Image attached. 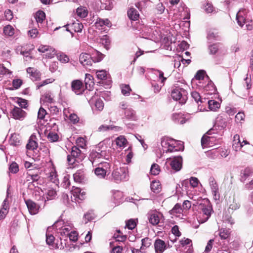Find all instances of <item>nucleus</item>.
Returning a JSON list of instances; mask_svg holds the SVG:
<instances>
[{"mask_svg": "<svg viewBox=\"0 0 253 253\" xmlns=\"http://www.w3.org/2000/svg\"><path fill=\"white\" fill-rule=\"evenodd\" d=\"M109 140H104L98 143L89 155V159L92 164L97 166L94 169L95 175L99 178H105L111 171V164L102 162L101 159L109 160L111 158L110 151L108 146Z\"/></svg>", "mask_w": 253, "mask_h": 253, "instance_id": "f257e3e1", "label": "nucleus"}, {"mask_svg": "<svg viewBox=\"0 0 253 253\" xmlns=\"http://www.w3.org/2000/svg\"><path fill=\"white\" fill-rule=\"evenodd\" d=\"M199 209L201 210V211L198 217V221L201 223H205L211 215L212 211V207L209 202H207L206 203L200 204L199 205Z\"/></svg>", "mask_w": 253, "mask_h": 253, "instance_id": "f03ea898", "label": "nucleus"}, {"mask_svg": "<svg viewBox=\"0 0 253 253\" xmlns=\"http://www.w3.org/2000/svg\"><path fill=\"white\" fill-rule=\"evenodd\" d=\"M53 227L56 230H59L61 236L67 238V236L72 231L73 224L71 223H64L63 221H57L54 223Z\"/></svg>", "mask_w": 253, "mask_h": 253, "instance_id": "7ed1b4c3", "label": "nucleus"}, {"mask_svg": "<svg viewBox=\"0 0 253 253\" xmlns=\"http://www.w3.org/2000/svg\"><path fill=\"white\" fill-rule=\"evenodd\" d=\"M112 175L116 182L126 180L128 178V170L126 167L117 168L112 172Z\"/></svg>", "mask_w": 253, "mask_h": 253, "instance_id": "20e7f679", "label": "nucleus"}, {"mask_svg": "<svg viewBox=\"0 0 253 253\" xmlns=\"http://www.w3.org/2000/svg\"><path fill=\"white\" fill-rule=\"evenodd\" d=\"M171 97L175 100H179L180 103L183 104L186 100V91L183 88L176 87L173 89L171 93Z\"/></svg>", "mask_w": 253, "mask_h": 253, "instance_id": "39448f33", "label": "nucleus"}, {"mask_svg": "<svg viewBox=\"0 0 253 253\" xmlns=\"http://www.w3.org/2000/svg\"><path fill=\"white\" fill-rule=\"evenodd\" d=\"M81 155V151L77 146H73L72 148L71 154L68 155L67 161L69 165H73L76 162L81 160L80 158Z\"/></svg>", "mask_w": 253, "mask_h": 253, "instance_id": "423d86ee", "label": "nucleus"}, {"mask_svg": "<svg viewBox=\"0 0 253 253\" xmlns=\"http://www.w3.org/2000/svg\"><path fill=\"white\" fill-rule=\"evenodd\" d=\"M167 163H169L171 168L174 171H179L182 165V159L181 156L167 159Z\"/></svg>", "mask_w": 253, "mask_h": 253, "instance_id": "0eeeda50", "label": "nucleus"}, {"mask_svg": "<svg viewBox=\"0 0 253 253\" xmlns=\"http://www.w3.org/2000/svg\"><path fill=\"white\" fill-rule=\"evenodd\" d=\"M79 62L82 66L85 68L91 66L93 63L95 62L90 54L84 52L80 54Z\"/></svg>", "mask_w": 253, "mask_h": 253, "instance_id": "6e6552de", "label": "nucleus"}, {"mask_svg": "<svg viewBox=\"0 0 253 253\" xmlns=\"http://www.w3.org/2000/svg\"><path fill=\"white\" fill-rule=\"evenodd\" d=\"M208 80V77H205V73L203 71H199L191 81L192 85L196 84L198 87L204 86V81Z\"/></svg>", "mask_w": 253, "mask_h": 253, "instance_id": "1a4fd4ad", "label": "nucleus"}, {"mask_svg": "<svg viewBox=\"0 0 253 253\" xmlns=\"http://www.w3.org/2000/svg\"><path fill=\"white\" fill-rule=\"evenodd\" d=\"M163 216L161 213L157 211H152L148 214L149 221L153 225H158Z\"/></svg>", "mask_w": 253, "mask_h": 253, "instance_id": "9d476101", "label": "nucleus"}, {"mask_svg": "<svg viewBox=\"0 0 253 253\" xmlns=\"http://www.w3.org/2000/svg\"><path fill=\"white\" fill-rule=\"evenodd\" d=\"M209 183L211 190L213 198L215 200L219 199V192L218 184L213 177H210L209 179Z\"/></svg>", "mask_w": 253, "mask_h": 253, "instance_id": "9b49d317", "label": "nucleus"}, {"mask_svg": "<svg viewBox=\"0 0 253 253\" xmlns=\"http://www.w3.org/2000/svg\"><path fill=\"white\" fill-rule=\"evenodd\" d=\"M71 88L72 90L77 95L82 94L84 90L83 84L79 80H75L72 82Z\"/></svg>", "mask_w": 253, "mask_h": 253, "instance_id": "f8f14e48", "label": "nucleus"}, {"mask_svg": "<svg viewBox=\"0 0 253 253\" xmlns=\"http://www.w3.org/2000/svg\"><path fill=\"white\" fill-rule=\"evenodd\" d=\"M247 14L246 9H240L236 14V20L239 26L243 27L247 23Z\"/></svg>", "mask_w": 253, "mask_h": 253, "instance_id": "ddd939ff", "label": "nucleus"}, {"mask_svg": "<svg viewBox=\"0 0 253 253\" xmlns=\"http://www.w3.org/2000/svg\"><path fill=\"white\" fill-rule=\"evenodd\" d=\"M13 118L23 120L26 116V113L18 107H14L11 112Z\"/></svg>", "mask_w": 253, "mask_h": 253, "instance_id": "4468645a", "label": "nucleus"}, {"mask_svg": "<svg viewBox=\"0 0 253 253\" xmlns=\"http://www.w3.org/2000/svg\"><path fill=\"white\" fill-rule=\"evenodd\" d=\"M25 203L31 214H36L38 213L40 209V206L31 200L25 201Z\"/></svg>", "mask_w": 253, "mask_h": 253, "instance_id": "2eb2a0df", "label": "nucleus"}, {"mask_svg": "<svg viewBox=\"0 0 253 253\" xmlns=\"http://www.w3.org/2000/svg\"><path fill=\"white\" fill-rule=\"evenodd\" d=\"M38 51L42 53L47 52L46 56L50 58L53 57L55 54V49L49 45H41L39 46Z\"/></svg>", "mask_w": 253, "mask_h": 253, "instance_id": "dca6fc26", "label": "nucleus"}, {"mask_svg": "<svg viewBox=\"0 0 253 253\" xmlns=\"http://www.w3.org/2000/svg\"><path fill=\"white\" fill-rule=\"evenodd\" d=\"M253 176V169L247 168L241 172V180L244 182L247 180H250Z\"/></svg>", "mask_w": 253, "mask_h": 253, "instance_id": "f3484780", "label": "nucleus"}, {"mask_svg": "<svg viewBox=\"0 0 253 253\" xmlns=\"http://www.w3.org/2000/svg\"><path fill=\"white\" fill-rule=\"evenodd\" d=\"M154 247L156 253H162L166 249V243L161 239L156 240Z\"/></svg>", "mask_w": 253, "mask_h": 253, "instance_id": "a211bd4d", "label": "nucleus"}, {"mask_svg": "<svg viewBox=\"0 0 253 253\" xmlns=\"http://www.w3.org/2000/svg\"><path fill=\"white\" fill-rule=\"evenodd\" d=\"M36 136L32 134L28 140V142L26 145V148L29 150H34L38 147V143L37 142Z\"/></svg>", "mask_w": 253, "mask_h": 253, "instance_id": "6ab92c4d", "label": "nucleus"}, {"mask_svg": "<svg viewBox=\"0 0 253 253\" xmlns=\"http://www.w3.org/2000/svg\"><path fill=\"white\" fill-rule=\"evenodd\" d=\"M9 209V203L7 198L4 199L2 203V208L0 210V220L3 219L8 212Z\"/></svg>", "mask_w": 253, "mask_h": 253, "instance_id": "aec40b11", "label": "nucleus"}, {"mask_svg": "<svg viewBox=\"0 0 253 253\" xmlns=\"http://www.w3.org/2000/svg\"><path fill=\"white\" fill-rule=\"evenodd\" d=\"M243 146V144H242V143H241L240 141V136L237 134H235L233 137L232 145L233 149L235 151H238L240 150Z\"/></svg>", "mask_w": 253, "mask_h": 253, "instance_id": "412c9836", "label": "nucleus"}, {"mask_svg": "<svg viewBox=\"0 0 253 253\" xmlns=\"http://www.w3.org/2000/svg\"><path fill=\"white\" fill-rule=\"evenodd\" d=\"M176 143L177 142L175 140V142H172V144L169 145L167 149L164 150V151L167 153L169 152H172L177 151H183L184 149L183 144L179 143L178 146H177L175 145Z\"/></svg>", "mask_w": 253, "mask_h": 253, "instance_id": "4be33fe9", "label": "nucleus"}, {"mask_svg": "<svg viewBox=\"0 0 253 253\" xmlns=\"http://www.w3.org/2000/svg\"><path fill=\"white\" fill-rule=\"evenodd\" d=\"M215 125L221 128H224L227 126V118L222 115L218 116L215 122Z\"/></svg>", "mask_w": 253, "mask_h": 253, "instance_id": "5701e85b", "label": "nucleus"}, {"mask_svg": "<svg viewBox=\"0 0 253 253\" xmlns=\"http://www.w3.org/2000/svg\"><path fill=\"white\" fill-rule=\"evenodd\" d=\"M27 72L33 81L37 80L40 77V72L35 68L29 67L27 69Z\"/></svg>", "mask_w": 253, "mask_h": 253, "instance_id": "b1692460", "label": "nucleus"}, {"mask_svg": "<svg viewBox=\"0 0 253 253\" xmlns=\"http://www.w3.org/2000/svg\"><path fill=\"white\" fill-rule=\"evenodd\" d=\"M208 83L206 84L204 83V86H199L198 87L200 89H204L206 91H209L208 93H212L215 91V87L213 84L211 82L209 81V80H207Z\"/></svg>", "mask_w": 253, "mask_h": 253, "instance_id": "393cba45", "label": "nucleus"}, {"mask_svg": "<svg viewBox=\"0 0 253 253\" xmlns=\"http://www.w3.org/2000/svg\"><path fill=\"white\" fill-rule=\"evenodd\" d=\"M72 194L75 197V200H76V199L82 200L84 198L85 193L79 188L76 187L73 189Z\"/></svg>", "mask_w": 253, "mask_h": 253, "instance_id": "a878e982", "label": "nucleus"}, {"mask_svg": "<svg viewBox=\"0 0 253 253\" xmlns=\"http://www.w3.org/2000/svg\"><path fill=\"white\" fill-rule=\"evenodd\" d=\"M48 177L49 180L52 183L57 185L58 183V175L56 170L54 168H51L49 173L48 174Z\"/></svg>", "mask_w": 253, "mask_h": 253, "instance_id": "bb28decb", "label": "nucleus"}, {"mask_svg": "<svg viewBox=\"0 0 253 253\" xmlns=\"http://www.w3.org/2000/svg\"><path fill=\"white\" fill-rule=\"evenodd\" d=\"M74 180L79 183H82L84 181L85 176L84 172L83 169L78 170L73 175Z\"/></svg>", "mask_w": 253, "mask_h": 253, "instance_id": "cd10ccee", "label": "nucleus"}, {"mask_svg": "<svg viewBox=\"0 0 253 253\" xmlns=\"http://www.w3.org/2000/svg\"><path fill=\"white\" fill-rule=\"evenodd\" d=\"M93 78L92 75L89 74H85L84 83L86 88L90 90L94 86Z\"/></svg>", "mask_w": 253, "mask_h": 253, "instance_id": "c85d7f7f", "label": "nucleus"}, {"mask_svg": "<svg viewBox=\"0 0 253 253\" xmlns=\"http://www.w3.org/2000/svg\"><path fill=\"white\" fill-rule=\"evenodd\" d=\"M45 17V14L42 11L39 10L36 12L35 18L38 25V27L42 26V23Z\"/></svg>", "mask_w": 253, "mask_h": 253, "instance_id": "c756f323", "label": "nucleus"}, {"mask_svg": "<svg viewBox=\"0 0 253 253\" xmlns=\"http://www.w3.org/2000/svg\"><path fill=\"white\" fill-rule=\"evenodd\" d=\"M172 142H175V140L166 136L161 138V145L164 152H165L164 150L167 149L169 145L172 144Z\"/></svg>", "mask_w": 253, "mask_h": 253, "instance_id": "7c9ffc66", "label": "nucleus"}, {"mask_svg": "<svg viewBox=\"0 0 253 253\" xmlns=\"http://www.w3.org/2000/svg\"><path fill=\"white\" fill-rule=\"evenodd\" d=\"M127 15L130 19L134 21L137 20L139 17L138 12L133 7H130L128 9L127 11Z\"/></svg>", "mask_w": 253, "mask_h": 253, "instance_id": "2f4dec72", "label": "nucleus"}, {"mask_svg": "<svg viewBox=\"0 0 253 253\" xmlns=\"http://www.w3.org/2000/svg\"><path fill=\"white\" fill-rule=\"evenodd\" d=\"M95 26L97 28L102 27L104 26H107V27H110L111 26V23L108 19H101L98 18L97 19L95 23Z\"/></svg>", "mask_w": 253, "mask_h": 253, "instance_id": "473e14b6", "label": "nucleus"}, {"mask_svg": "<svg viewBox=\"0 0 253 253\" xmlns=\"http://www.w3.org/2000/svg\"><path fill=\"white\" fill-rule=\"evenodd\" d=\"M110 129H114L115 131H118L121 130L122 129L120 126H107V125H101L98 127V130L99 131H105Z\"/></svg>", "mask_w": 253, "mask_h": 253, "instance_id": "72a5a7b5", "label": "nucleus"}, {"mask_svg": "<svg viewBox=\"0 0 253 253\" xmlns=\"http://www.w3.org/2000/svg\"><path fill=\"white\" fill-rule=\"evenodd\" d=\"M116 145L120 148H124L126 145L127 140L122 135H120L115 139Z\"/></svg>", "mask_w": 253, "mask_h": 253, "instance_id": "f704fd0d", "label": "nucleus"}, {"mask_svg": "<svg viewBox=\"0 0 253 253\" xmlns=\"http://www.w3.org/2000/svg\"><path fill=\"white\" fill-rule=\"evenodd\" d=\"M123 194L120 191H114L113 192V199L116 204L119 205L122 201Z\"/></svg>", "mask_w": 253, "mask_h": 253, "instance_id": "c9c22d12", "label": "nucleus"}, {"mask_svg": "<svg viewBox=\"0 0 253 253\" xmlns=\"http://www.w3.org/2000/svg\"><path fill=\"white\" fill-rule=\"evenodd\" d=\"M41 102L43 103H52L53 102V98L51 93L48 91L43 94L41 98Z\"/></svg>", "mask_w": 253, "mask_h": 253, "instance_id": "e433bc0d", "label": "nucleus"}, {"mask_svg": "<svg viewBox=\"0 0 253 253\" xmlns=\"http://www.w3.org/2000/svg\"><path fill=\"white\" fill-rule=\"evenodd\" d=\"M56 196V191L53 189H49L47 191V196L46 198L44 197H42V200L44 201V202L46 200H50L54 199Z\"/></svg>", "mask_w": 253, "mask_h": 253, "instance_id": "4c0bfd02", "label": "nucleus"}, {"mask_svg": "<svg viewBox=\"0 0 253 253\" xmlns=\"http://www.w3.org/2000/svg\"><path fill=\"white\" fill-rule=\"evenodd\" d=\"M209 108L211 111H215L219 108L220 105L219 102L214 100H209L208 102Z\"/></svg>", "mask_w": 253, "mask_h": 253, "instance_id": "58836bf2", "label": "nucleus"}, {"mask_svg": "<svg viewBox=\"0 0 253 253\" xmlns=\"http://www.w3.org/2000/svg\"><path fill=\"white\" fill-rule=\"evenodd\" d=\"M68 25L70 26V28L73 29L75 32L77 33L81 32L83 28V25L78 22H73L71 24H68Z\"/></svg>", "mask_w": 253, "mask_h": 253, "instance_id": "ea45409f", "label": "nucleus"}, {"mask_svg": "<svg viewBox=\"0 0 253 253\" xmlns=\"http://www.w3.org/2000/svg\"><path fill=\"white\" fill-rule=\"evenodd\" d=\"M126 117L131 120H136L137 117L136 116L135 112L131 108L127 109L125 111Z\"/></svg>", "mask_w": 253, "mask_h": 253, "instance_id": "a19ab883", "label": "nucleus"}, {"mask_svg": "<svg viewBox=\"0 0 253 253\" xmlns=\"http://www.w3.org/2000/svg\"><path fill=\"white\" fill-rule=\"evenodd\" d=\"M203 8L207 13H211L215 11L212 3L209 1H206L203 4Z\"/></svg>", "mask_w": 253, "mask_h": 253, "instance_id": "79ce46f5", "label": "nucleus"}, {"mask_svg": "<svg viewBox=\"0 0 253 253\" xmlns=\"http://www.w3.org/2000/svg\"><path fill=\"white\" fill-rule=\"evenodd\" d=\"M67 240L66 239H63L62 238H60V243L59 244L58 243H56V244H54L52 246V249H64L65 248H67Z\"/></svg>", "mask_w": 253, "mask_h": 253, "instance_id": "37998d69", "label": "nucleus"}, {"mask_svg": "<svg viewBox=\"0 0 253 253\" xmlns=\"http://www.w3.org/2000/svg\"><path fill=\"white\" fill-rule=\"evenodd\" d=\"M95 215L92 211H89L84 214V220L86 224L88 222L91 221L95 218Z\"/></svg>", "mask_w": 253, "mask_h": 253, "instance_id": "c03bdc74", "label": "nucleus"}, {"mask_svg": "<svg viewBox=\"0 0 253 253\" xmlns=\"http://www.w3.org/2000/svg\"><path fill=\"white\" fill-rule=\"evenodd\" d=\"M14 28L10 25H6L3 28L4 34L9 37H11L14 35Z\"/></svg>", "mask_w": 253, "mask_h": 253, "instance_id": "a18cd8bd", "label": "nucleus"}, {"mask_svg": "<svg viewBox=\"0 0 253 253\" xmlns=\"http://www.w3.org/2000/svg\"><path fill=\"white\" fill-rule=\"evenodd\" d=\"M122 93L125 96H128L131 91L128 84H122L120 85Z\"/></svg>", "mask_w": 253, "mask_h": 253, "instance_id": "49530a36", "label": "nucleus"}, {"mask_svg": "<svg viewBox=\"0 0 253 253\" xmlns=\"http://www.w3.org/2000/svg\"><path fill=\"white\" fill-rule=\"evenodd\" d=\"M151 190L155 193H158L161 190V184L159 181H153L151 184Z\"/></svg>", "mask_w": 253, "mask_h": 253, "instance_id": "de8ad7c7", "label": "nucleus"}, {"mask_svg": "<svg viewBox=\"0 0 253 253\" xmlns=\"http://www.w3.org/2000/svg\"><path fill=\"white\" fill-rule=\"evenodd\" d=\"M100 42L104 46L106 49H109V45L110 43V40L109 36L107 35H103L100 38Z\"/></svg>", "mask_w": 253, "mask_h": 253, "instance_id": "09e8293b", "label": "nucleus"}, {"mask_svg": "<svg viewBox=\"0 0 253 253\" xmlns=\"http://www.w3.org/2000/svg\"><path fill=\"white\" fill-rule=\"evenodd\" d=\"M240 207V205L238 201L235 198H233L232 203L229 205V209L232 211H235L239 209Z\"/></svg>", "mask_w": 253, "mask_h": 253, "instance_id": "8fccbe9b", "label": "nucleus"}, {"mask_svg": "<svg viewBox=\"0 0 253 253\" xmlns=\"http://www.w3.org/2000/svg\"><path fill=\"white\" fill-rule=\"evenodd\" d=\"M229 230L225 228L220 229L218 233V235L221 239H227L229 236Z\"/></svg>", "mask_w": 253, "mask_h": 253, "instance_id": "3c124183", "label": "nucleus"}, {"mask_svg": "<svg viewBox=\"0 0 253 253\" xmlns=\"http://www.w3.org/2000/svg\"><path fill=\"white\" fill-rule=\"evenodd\" d=\"M211 137L205 134L201 139V145L203 148H205L210 145Z\"/></svg>", "mask_w": 253, "mask_h": 253, "instance_id": "603ef678", "label": "nucleus"}, {"mask_svg": "<svg viewBox=\"0 0 253 253\" xmlns=\"http://www.w3.org/2000/svg\"><path fill=\"white\" fill-rule=\"evenodd\" d=\"M151 240L149 238H145L141 240L142 245L141 250H144L145 249L149 247L151 245Z\"/></svg>", "mask_w": 253, "mask_h": 253, "instance_id": "864d4df0", "label": "nucleus"}, {"mask_svg": "<svg viewBox=\"0 0 253 253\" xmlns=\"http://www.w3.org/2000/svg\"><path fill=\"white\" fill-rule=\"evenodd\" d=\"M160 171V166L158 164H153L152 165L150 169V172L152 174L157 175L159 174Z\"/></svg>", "mask_w": 253, "mask_h": 253, "instance_id": "5fc2aeb1", "label": "nucleus"}, {"mask_svg": "<svg viewBox=\"0 0 253 253\" xmlns=\"http://www.w3.org/2000/svg\"><path fill=\"white\" fill-rule=\"evenodd\" d=\"M57 59L62 63H67L70 61L68 56L64 53L57 55Z\"/></svg>", "mask_w": 253, "mask_h": 253, "instance_id": "6e6d98bb", "label": "nucleus"}, {"mask_svg": "<svg viewBox=\"0 0 253 253\" xmlns=\"http://www.w3.org/2000/svg\"><path fill=\"white\" fill-rule=\"evenodd\" d=\"M55 238L52 234H49L48 233L46 234V242L47 244L50 246L51 248L52 249V246L56 243H54Z\"/></svg>", "mask_w": 253, "mask_h": 253, "instance_id": "4d7b16f0", "label": "nucleus"}, {"mask_svg": "<svg viewBox=\"0 0 253 253\" xmlns=\"http://www.w3.org/2000/svg\"><path fill=\"white\" fill-rule=\"evenodd\" d=\"M103 2H101V8L108 10H110L113 8V4L109 0H103Z\"/></svg>", "mask_w": 253, "mask_h": 253, "instance_id": "13d9d810", "label": "nucleus"}, {"mask_svg": "<svg viewBox=\"0 0 253 253\" xmlns=\"http://www.w3.org/2000/svg\"><path fill=\"white\" fill-rule=\"evenodd\" d=\"M96 74L97 79L99 80H104L107 79V74L105 70L96 71Z\"/></svg>", "mask_w": 253, "mask_h": 253, "instance_id": "bf43d9fd", "label": "nucleus"}, {"mask_svg": "<svg viewBox=\"0 0 253 253\" xmlns=\"http://www.w3.org/2000/svg\"><path fill=\"white\" fill-rule=\"evenodd\" d=\"M28 176L27 177V179L28 181L30 180H33L34 181H37L40 178V176L38 174H33L32 173V171L31 170H29L28 172L27 173Z\"/></svg>", "mask_w": 253, "mask_h": 253, "instance_id": "052dcab7", "label": "nucleus"}, {"mask_svg": "<svg viewBox=\"0 0 253 253\" xmlns=\"http://www.w3.org/2000/svg\"><path fill=\"white\" fill-rule=\"evenodd\" d=\"M245 115L243 112H238L235 116V122L237 123H242L245 121Z\"/></svg>", "mask_w": 253, "mask_h": 253, "instance_id": "680f3d73", "label": "nucleus"}, {"mask_svg": "<svg viewBox=\"0 0 253 253\" xmlns=\"http://www.w3.org/2000/svg\"><path fill=\"white\" fill-rule=\"evenodd\" d=\"M47 138L51 142H56L58 140V135L54 132H50L47 135Z\"/></svg>", "mask_w": 253, "mask_h": 253, "instance_id": "e2e57ef3", "label": "nucleus"}, {"mask_svg": "<svg viewBox=\"0 0 253 253\" xmlns=\"http://www.w3.org/2000/svg\"><path fill=\"white\" fill-rule=\"evenodd\" d=\"M77 15L81 18H84L87 15V11L84 8L78 7L76 10Z\"/></svg>", "mask_w": 253, "mask_h": 253, "instance_id": "0e129e2a", "label": "nucleus"}, {"mask_svg": "<svg viewBox=\"0 0 253 253\" xmlns=\"http://www.w3.org/2000/svg\"><path fill=\"white\" fill-rule=\"evenodd\" d=\"M104 102L101 99L98 98L96 100L95 107L97 110L102 111L104 108Z\"/></svg>", "mask_w": 253, "mask_h": 253, "instance_id": "69168bd1", "label": "nucleus"}, {"mask_svg": "<svg viewBox=\"0 0 253 253\" xmlns=\"http://www.w3.org/2000/svg\"><path fill=\"white\" fill-rule=\"evenodd\" d=\"M170 211L172 214L181 213L182 211V209L180 204H176Z\"/></svg>", "mask_w": 253, "mask_h": 253, "instance_id": "338daca9", "label": "nucleus"}, {"mask_svg": "<svg viewBox=\"0 0 253 253\" xmlns=\"http://www.w3.org/2000/svg\"><path fill=\"white\" fill-rule=\"evenodd\" d=\"M219 48L218 44L215 43L209 46V50L210 54H215Z\"/></svg>", "mask_w": 253, "mask_h": 253, "instance_id": "774afa93", "label": "nucleus"}]
</instances>
